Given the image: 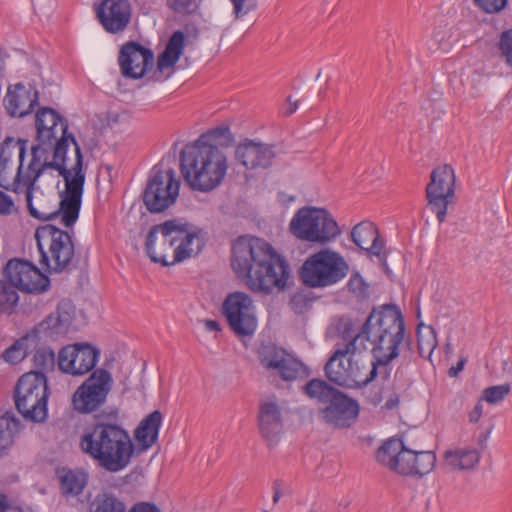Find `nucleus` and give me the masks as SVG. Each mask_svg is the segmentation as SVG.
Returning <instances> with one entry per match:
<instances>
[{
    "label": "nucleus",
    "mask_w": 512,
    "mask_h": 512,
    "mask_svg": "<svg viewBox=\"0 0 512 512\" xmlns=\"http://www.w3.org/2000/svg\"><path fill=\"white\" fill-rule=\"evenodd\" d=\"M36 139L27 170L23 172L18 166L15 183L26 188L30 216L49 221L61 215V223L72 227L79 217L86 179L81 148L71 136L74 163L70 165L67 139Z\"/></svg>",
    "instance_id": "1"
},
{
    "label": "nucleus",
    "mask_w": 512,
    "mask_h": 512,
    "mask_svg": "<svg viewBox=\"0 0 512 512\" xmlns=\"http://www.w3.org/2000/svg\"><path fill=\"white\" fill-rule=\"evenodd\" d=\"M230 264L233 272L252 292L271 294L284 290L288 264L265 239L242 235L232 243Z\"/></svg>",
    "instance_id": "2"
},
{
    "label": "nucleus",
    "mask_w": 512,
    "mask_h": 512,
    "mask_svg": "<svg viewBox=\"0 0 512 512\" xmlns=\"http://www.w3.org/2000/svg\"><path fill=\"white\" fill-rule=\"evenodd\" d=\"M356 342L361 339L372 345L373 369L382 380L391 374V362L399 357L401 348L411 349L412 339L406 331L404 316L393 303L373 307L361 329L352 335Z\"/></svg>",
    "instance_id": "3"
},
{
    "label": "nucleus",
    "mask_w": 512,
    "mask_h": 512,
    "mask_svg": "<svg viewBox=\"0 0 512 512\" xmlns=\"http://www.w3.org/2000/svg\"><path fill=\"white\" fill-rule=\"evenodd\" d=\"M206 244V232L182 219L153 225L145 241L151 261L169 266L197 256Z\"/></svg>",
    "instance_id": "4"
},
{
    "label": "nucleus",
    "mask_w": 512,
    "mask_h": 512,
    "mask_svg": "<svg viewBox=\"0 0 512 512\" xmlns=\"http://www.w3.org/2000/svg\"><path fill=\"white\" fill-rule=\"evenodd\" d=\"M79 445L99 467L111 473L124 470L135 451L129 433L121 425L105 421L86 429Z\"/></svg>",
    "instance_id": "5"
},
{
    "label": "nucleus",
    "mask_w": 512,
    "mask_h": 512,
    "mask_svg": "<svg viewBox=\"0 0 512 512\" xmlns=\"http://www.w3.org/2000/svg\"><path fill=\"white\" fill-rule=\"evenodd\" d=\"M180 167L185 181L193 190L209 192L224 180L228 162L217 145H186L180 153Z\"/></svg>",
    "instance_id": "6"
},
{
    "label": "nucleus",
    "mask_w": 512,
    "mask_h": 512,
    "mask_svg": "<svg viewBox=\"0 0 512 512\" xmlns=\"http://www.w3.org/2000/svg\"><path fill=\"white\" fill-rule=\"evenodd\" d=\"M302 392L318 405L319 419L334 429L350 428L357 420L360 406L356 399L321 378H312Z\"/></svg>",
    "instance_id": "7"
},
{
    "label": "nucleus",
    "mask_w": 512,
    "mask_h": 512,
    "mask_svg": "<svg viewBox=\"0 0 512 512\" xmlns=\"http://www.w3.org/2000/svg\"><path fill=\"white\" fill-rule=\"evenodd\" d=\"M290 233L302 241L325 246L337 239L341 229L327 209L304 206L290 220Z\"/></svg>",
    "instance_id": "8"
},
{
    "label": "nucleus",
    "mask_w": 512,
    "mask_h": 512,
    "mask_svg": "<svg viewBox=\"0 0 512 512\" xmlns=\"http://www.w3.org/2000/svg\"><path fill=\"white\" fill-rule=\"evenodd\" d=\"M349 272V265L337 251L323 248L309 255L298 271L307 288H325L337 284Z\"/></svg>",
    "instance_id": "9"
},
{
    "label": "nucleus",
    "mask_w": 512,
    "mask_h": 512,
    "mask_svg": "<svg viewBox=\"0 0 512 512\" xmlns=\"http://www.w3.org/2000/svg\"><path fill=\"white\" fill-rule=\"evenodd\" d=\"M49 396L47 377L41 372L23 374L14 389L17 411L25 420L34 423H42L47 419Z\"/></svg>",
    "instance_id": "10"
},
{
    "label": "nucleus",
    "mask_w": 512,
    "mask_h": 512,
    "mask_svg": "<svg viewBox=\"0 0 512 512\" xmlns=\"http://www.w3.org/2000/svg\"><path fill=\"white\" fill-rule=\"evenodd\" d=\"M180 180L172 168L155 165L142 192V200L150 213H161L171 207L179 196Z\"/></svg>",
    "instance_id": "11"
},
{
    "label": "nucleus",
    "mask_w": 512,
    "mask_h": 512,
    "mask_svg": "<svg viewBox=\"0 0 512 512\" xmlns=\"http://www.w3.org/2000/svg\"><path fill=\"white\" fill-rule=\"evenodd\" d=\"M352 323H346L343 331V338L348 339L342 348H338L328 359L324 366V373L328 381L336 386L347 389H361L372 383L376 377V371L373 369L367 378L361 380L356 374L349 372L350 366L346 368L343 364L342 357L347 354H353L356 350V339H352L350 331Z\"/></svg>",
    "instance_id": "12"
},
{
    "label": "nucleus",
    "mask_w": 512,
    "mask_h": 512,
    "mask_svg": "<svg viewBox=\"0 0 512 512\" xmlns=\"http://www.w3.org/2000/svg\"><path fill=\"white\" fill-rule=\"evenodd\" d=\"M35 239L41 254L40 262L49 266V257L44 250V245H49L51 259L54 262L52 269L55 272L64 271L71 263L74 256V244L71 235L54 225L46 224L36 229Z\"/></svg>",
    "instance_id": "13"
},
{
    "label": "nucleus",
    "mask_w": 512,
    "mask_h": 512,
    "mask_svg": "<svg viewBox=\"0 0 512 512\" xmlns=\"http://www.w3.org/2000/svg\"><path fill=\"white\" fill-rule=\"evenodd\" d=\"M112 388V377L106 369H96L72 395V407L81 414L97 411L107 400Z\"/></svg>",
    "instance_id": "14"
},
{
    "label": "nucleus",
    "mask_w": 512,
    "mask_h": 512,
    "mask_svg": "<svg viewBox=\"0 0 512 512\" xmlns=\"http://www.w3.org/2000/svg\"><path fill=\"white\" fill-rule=\"evenodd\" d=\"M222 313L236 336L251 337L255 333V305L248 294L239 291L228 294L222 304Z\"/></svg>",
    "instance_id": "15"
},
{
    "label": "nucleus",
    "mask_w": 512,
    "mask_h": 512,
    "mask_svg": "<svg viewBox=\"0 0 512 512\" xmlns=\"http://www.w3.org/2000/svg\"><path fill=\"white\" fill-rule=\"evenodd\" d=\"M455 174L450 165H443L432 170L430 182L426 186L428 207L442 223L447 215L448 204L454 196Z\"/></svg>",
    "instance_id": "16"
},
{
    "label": "nucleus",
    "mask_w": 512,
    "mask_h": 512,
    "mask_svg": "<svg viewBox=\"0 0 512 512\" xmlns=\"http://www.w3.org/2000/svg\"><path fill=\"white\" fill-rule=\"evenodd\" d=\"M4 274L8 284L24 293L41 294L50 287V279L32 262L14 258L7 262Z\"/></svg>",
    "instance_id": "17"
},
{
    "label": "nucleus",
    "mask_w": 512,
    "mask_h": 512,
    "mask_svg": "<svg viewBox=\"0 0 512 512\" xmlns=\"http://www.w3.org/2000/svg\"><path fill=\"white\" fill-rule=\"evenodd\" d=\"M256 422L258 432L267 447H276L284 434V409L275 395L259 400Z\"/></svg>",
    "instance_id": "18"
},
{
    "label": "nucleus",
    "mask_w": 512,
    "mask_h": 512,
    "mask_svg": "<svg viewBox=\"0 0 512 512\" xmlns=\"http://www.w3.org/2000/svg\"><path fill=\"white\" fill-rule=\"evenodd\" d=\"M100 351L88 343H75L60 349L57 366L63 373L81 376L94 369Z\"/></svg>",
    "instance_id": "19"
},
{
    "label": "nucleus",
    "mask_w": 512,
    "mask_h": 512,
    "mask_svg": "<svg viewBox=\"0 0 512 512\" xmlns=\"http://www.w3.org/2000/svg\"><path fill=\"white\" fill-rule=\"evenodd\" d=\"M118 64L123 77L137 80L153 69L155 57L151 49L139 42L128 41L120 48Z\"/></svg>",
    "instance_id": "20"
},
{
    "label": "nucleus",
    "mask_w": 512,
    "mask_h": 512,
    "mask_svg": "<svg viewBox=\"0 0 512 512\" xmlns=\"http://www.w3.org/2000/svg\"><path fill=\"white\" fill-rule=\"evenodd\" d=\"M95 12L103 29L110 34L123 32L131 21V5L128 0H103Z\"/></svg>",
    "instance_id": "21"
},
{
    "label": "nucleus",
    "mask_w": 512,
    "mask_h": 512,
    "mask_svg": "<svg viewBox=\"0 0 512 512\" xmlns=\"http://www.w3.org/2000/svg\"><path fill=\"white\" fill-rule=\"evenodd\" d=\"M35 126L36 138L58 140L63 137L70 144L71 136H74L68 132L67 119L50 107H42L36 112Z\"/></svg>",
    "instance_id": "22"
},
{
    "label": "nucleus",
    "mask_w": 512,
    "mask_h": 512,
    "mask_svg": "<svg viewBox=\"0 0 512 512\" xmlns=\"http://www.w3.org/2000/svg\"><path fill=\"white\" fill-rule=\"evenodd\" d=\"M38 100L39 93L35 87L18 83L14 88H8L3 102L10 116L22 118L34 110Z\"/></svg>",
    "instance_id": "23"
},
{
    "label": "nucleus",
    "mask_w": 512,
    "mask_h": 512,
    "mask_svg": "<svg viewBox=\"0 0 512 512\" xmlns=\"http://www.w3.org/2000/svg\"><path fill=\"white\" fill-rule=\"evenodd\" d=\"M236 160L246 169L267 168L275 157L273 146L246 139L235 150Z\"/></svg>",
    "instance_id": "24"
},
{
    "label": "nucleus",
    "mask_w": 512,
    "mask_h": 512,
    "mask_svg": "<svg viewBox=\"0 0 512 512\" xmlns=\"http://www.w3.org/2000/svg\"><path fill=\"white\" fill-rule=\"evenodd\" d=\"M73 318L74 307L70 302L62 301L55 312L50 313L35 327V331L46 338L62 337L68 332Z\"/></svg>",
    "instance_id": "25"
},
{
    "label": "nucleus",
    "mask_w": 512,
    "mask_h": 512,
    "mask_svg": "<svg viewBox=\"0 0 512 512\" xmlns=\"http://www.w3.org/2000/svg\"><path fill=\"white\" fill-rule=\"evenodd\" d=\"M260 364L270 373V377H280L288 381V352L271 342L262 343L257 350Z\"/></svg>",
    "instance_id": "26"
},
{
    "label": "nucleus",
    "mask_w": 512,
    "mask_h": 512,
    "mask_svg": "<svg viewBox=\"0 0 512 512\" xmlns=\"http://www.w3.org/2000/svg\"><path fill=\"white\" fill-rule=\"evenodd\" d=\"M350 236L355 245L369 255L379 256V249H384L385 242L380 237L378 228L370 221L355 225Z\"/></svg>",
    "instance_id": "27"
},
{
    "label": "nucleus",
    "mask_w": 512,
    "mask_h": 512,
    "mask_svg": "<svg viewBox=\"0 0 512 512\" xmlns=\"http://www.w3.org/2000/svg\"><path fill=\"white\" fill-rule=\"evenodd\" d=\"M443 458L452 471L472 470L480 461V452L471 446L456 447L446 450Z\"/></svg>",
    "instance_id": "28"
},
{
    "label": "nucleus",
    "mask_w": 512,
    "mask_h": 512,
    "mask_svg": "<svg viewBox=\"0 0 512 512\" xmlns=\"http://www.w3.org/2000/svg\"><path fill=\"white\" fill-rule=\"evenodd\" d=\"M57 478L60 492L66 498L81 494L88 482V474L81 469H58Z\"/></svg>",
    "instance_id": "29"
},
{
    "label": "nucleus",
    "mask_w": 512,
    "mask_h": 512,
    "mask_svg": "<svg viewBox=\"0 0 512 512\" xmlns=\"http://www.w3.org/2000/svg\"><path fill=\"white\" fill-rule=\"evenodd\" d=\"M185 42L186 36L183 31L177 30L172 33L164 51L158 56L157 70L159 72L175 66L183 53Z\"/></svg>",
    "instance_id": "30"
},
{
    "label": "nucleus",
    "mask_w": 512,
    "mask_h": 512,
    "mask_svg": "<svg viewBox=\"0 0 512 512\" xmlns=\"http://www.w3.org/2000/svg\"><path fill=\"white\" fill-rule=\"evenodd\" d=\"M162 423V414L155 410L146 416L135 430V438L146 450L150 448L158 439L159 429Z\"/></svg>",
    "instance_id": "31"
},
{
    "label": "nucleus",
    "mask_w": 512,
    "mask_h": 512,
    "mask_svg": "<svg viewBox=\"0 0 512 512\" xmlns=\"http://www.w3.org/2000/svg\"><path fill=\"white\" fill-rule=\"evenodd\" d=\"M20 429L21 422L14 412L7 411L0 416V458L8 455Z\"/></svg>",
    "instance_id": "32"
},
{
    "label": "nucleus",
    "mask_w": 512,
    "mask_h": 512,
    "mask_svg": "<svg viewBox=\"0 0 512 512\" xmlns=\"http://www.w3.org/2000/svg\"><path fill=\"white\" fill-rule=\"evenodd\" d=\"M403 448L404 443L400 438H390L377 449L376 460L391 470L393 462L397 461Z\"/></svg>",
    "instance_id": "33"
},
{
    "label": "nucleus",
    "mask_w": 512,
    "mask_h": 512,
    "mask_svg": "<svg viewBox=\"0 0 512 512\" xmlns=\"http://www.w3.org/2000/svg\"><path fill=\"white\" fill-rule=\"evenodd\" d=\"M89 512H126V506L115 495L101 493L90 502Z\"/></svg>",
    "instance_id": "34"
},
{
    "label": "nucleus",
    "mask_w": 512,
    "mask_h": 512,
    "mask_svg": "<svg viewBox=\"0 0 512 512\" xmlns=\"http://www.w3.org/2000/svg\"><path fill=\"white\" fill-rule=\"evenodd\" d=\"M233 141L230 129L226 125L215 127L202 134L193 144L197 145H228Z\"/></svg>",
    "instance_id": "35"
},
{
    "label": "nucleus",
    "mask_w": 512,
    "mask_h": 512,
    "mask_svg": "<svg viewBox=\"0 0 512 512\" xmlns=\"http://www.w3.org/2000/svg\"><path fill=\"white\" fill-rule=\"evenodd\" d=\"M33 364L36 368L34 372L46 375L47 372L54 371L57 364L54 350L48 346L37 348L33 355Z\"/></svg>",
    "instance_id": "36"
},
{
    "label": "nucleus",
    "mask_w": 512,
    "mask_h": 512,
    "mask_svg": "<svg viewBox=\"0 0 512 512\" xmlns=\"http://www.w3.org/2000/svg\"><path fill=\"white\" fill-rule=\"evenodd\" d=\"M19 302L17 291L5 280L0 279V314L10 315Z\"/></svg>",
    "instance_id": "37"
},
{
    "label": "nucleus",
    "mask_w": 512,
    "mask_h": 512,
    "mask_svg": "<svg viewBox=\"0 0 512 512\" xmlns=\"http://www.w3.org/2000/svg\"><path fill=\"white\" fill-rule=\"evenodd\" d=\"M424 325L422 323L417 326V347L418 352L421 357H424L425 352L430 356L434 349L437 347V337L436 332L433 327H426L427 333H421V327Z\"/></svg>",
    "instance_id": "38"
},
{
    "label": "nucleus",
    "mask_w": 512,
    "mask_h": 512,
    "mask_svg": "<svg viewBox=\"0 0 512 512\" xmlns=\"http://www.w3.org/2000/svg\"><path fill=\"white\" fill-rule=\"evenodd\" d=\"M415 455L414 476H424L433 470L436 463V455L433 451H415Z\"/></svg>",
    "instance_id": "39"
},
{
    "label": "nucleus",
    "mask_w": 512,
    "mask_h": 512,
    "mask_svg": "<svg viewBox=\"0 0 512 512\" xmlns=\"http://www.w3.org/2000/svg\"><path fill=\"white\" fill-rule=\"evenodd\" d=\"M416 459L415 451L406 448L404 445V448L397 459V461L393 462L392 471L397 472L401 475L411 476L413 475V464Z\"/></svg>",
    "instance_id": "40"
},
{
    "label": "nucleus",
    "mask_w": 512,
    "mask_h": 512,
    "mask_svg": "<svg viewBox=\"0 0 512 512\" xmlns=\"http://www.w3.org/2000/svg\"><path fill=\"white\" fill-rule=\"evenodd\" d=\"M316 300L313 292L307 289H300L290 297V306L297 314L306 312Z\"/></svg>",
    "instance_id": "41"
},
{
    "label": "nucleus",
    "mask_w": 512,
    "mask_h": 512,
    "mask_svg": "<svg viewBox=\"0 0 512 512\" xmlns=\"http://www.w3.org/2000/svg\"><path fill=\"white\" fill-rule=\"evenodd\" d=\"M26 342V338H20L5 349L2 353L4 361L9 364H18L21 362L27 355Z\"/></svg>",
    "instance_id": "42"
},
{
    "label": "nucleus",
    "mask_w": 512,
    "mask_h": 512,
    "mask_svg": "<svg viewBox=\"0 0 512 512\" xmlns=\"http://www.w3.org/2000/svg\"><path fill=\"white\" fill-rule=\"evenodd\" d=\"M511 386L509 383L487 387L483 390L481 400H485L490 404H495L503 399L510 393Z\"/></svg>",
    "instance_id": "43"
},
{
    "label": "nucleus",
    "mask_w": 512,
    "mask_h": 512,
    "mask_svg": "<svg viewBox=\"0 0 512 512\" xmlns=\"http://www.w3.org/2000/svg\"><path fill=\"white\" fill-rule=\"evenodd\" d=\"M498 49L506 64L512 67V28L501 33Z\"/></svg>",
    "instance_id": "44"
},
{
    "label": "nucleus",
    "mask_w": 512,
    "mask_h": 512,
    "mask_svg": "<svg viewBox=\"0 0 512 512\" xmlns=\"http://www.w3.org/2000/svg\"><path fill=\"white\" fill-rule=\"evenodd\" d=\"M310 375V368L290 353V381L295 379H306Z\"/></svg>",
    "instance_id": "45"
},
{
    "label": "nucleus",
    "mask_w": 512,
    "mask_h": 512,
    "mask_svg": "<svg viewBox=\"0 0 512 512\" xmlns=\"http://www.w3.org/2000/svg\"><path fill=\"white\" fill-rule=\"evenodd\" d=\"M347 287L350 292L358 295L365 296L368 291V284L364 281L363 277L359 272L355 271L351 274L350 279L347 283Z\"/></svg>",
    "instance_id": "46"
},
{
    "label": "nucleus",
    "mask_w": 512,
    "mask_h": 512,
    "mask_svg": "<svg viewBox=\"0 0 512 512\" xmlns=\"http://www.w3.org/2000/svg\"><path fill=\"white\" fill-rule=\"evenodd\" d=\"M474 2L486 13L499 12L507 4V0H474Z\"/></svg>",
    "instance_id": "47"
},
{
    "label": "nucleus",
    "mask_w": 512,
    "mask_h": 512,
    "mask_svg": "<svg viewBox=\"0 0 512 512\" xmlns=\"http://www.w3.org/2000/svg\"><path fill=\"white\" fill-rule=\"evenodd\" d=\"M233 4V14L236 18L248 14L255 8L254 0H230Z\"/></svg>",
    "instance_id": "48"
},
{
    "label": "nucleus",
    "mask_w": 512,
    "mask_h": 512,
    "mask_svg": "<svg viewBox=\"0 0 512 512\" xmlns=\"http://www.w3.org/2000/svg\"><path fill=\"white\" fill-rule=\"evenodd\" d=\"M16 211L17 209L12 198L0 190V214L11 215L13 212Z\"/></svg>",
    "instance_id": "49"
},
{
    "label": "nucleus",
    "mask_w": 512,
    "mask_h": 512,
    "mask_svg": "<svg viewBox=\"0 0 512 512\" xmlns=\"http://www.w3.org/2000/svg\"><path fill=\"white\" fill-rule=\"evenodd\" d=\"M177 2L172 6V8L180 13L184 14H192L198 8V4L196 0H176Z\"/></svg>",
    "instance_id": "50"
},
{
    "label": "nucleus",
    "mask_w": 512,
    "mask_h": 512,
    "mask_svg": "<svg viewBox=\"0 0 512 512\" xmlns=\"http://www.w3.org/2000/svg\"><path fill=\"white\" fill-rule=\"evenodd\" d=\"M348 364L350 366L349 372H351V374L358 375V377L362 378L361 380L367 378L373 370V359L371 360L370 367L368 368H366L364 365L360 366L358 362L353 363L351 360L348 361Z\"/></svg>",
    "instance_id": "51"
},
{
    "label": "nucleus",
    "mask_w": 512,
    "mask_h": 512,
    "mask_svg": "<svg viewBox=\"0 0 512 512\" xmlns=\"http://www.w3.org/2000/svg\"><path fill=\"white\" fill-rule=\"evenodd\" d=\"M129 512H161L154 504L149 502H140L135 504Z\"/></svg>",
    "instance_id": "52"
},
{
    "label": "nucleus",
    "mask_w": 512,
    "mask_h": 512,
    "mask_svg": "<svg viewBox=\"0 0 512 512\" xmlns=\"http://www.w3.org/2000/svg\"><path fill=\"white\" fill-rule=\"evenodd\" d=\"M483 405L479 401L473 408V410L469 413V421L471 423H477L482 416Z\"/></svg>",
    "instance_id": "53"
},
{
    "label": "nucleus",
    "mask_w": 512,
    "mask_h": 512,
    "mask_svg": "<svg viewBox=\"0 0 512 512\" xmlns=\"http://www.w3.org/2000/svg\"><path fill=\"white\" fill-rule=\"evenodd\" d=\"M466 362L467 359L465 357L460 358L455 366L449 368L448 375L450 377H457L458 374L464 369Z\"/></svg>",
    "instance_id": "54"
},
{
    "label": "nucleus",
    "mask_w": 512,
    "mask_h": 512,
    "mask_svg": "<svg viewBox=\"0 0 512 512\" xmlns=\"http://www.w3.org/2000/svg\"><path fill=\"white\" fill-rule=\"evenodd\" d=\"M399 402H400L399 395L396 392H392L389 394L384 407L388 410H393L398 407Z\"/></svg>",
    "instance_id": "55"
},
{
    "label": "nucleus",
    "mask_w": 512,
    "mask_h": 512,
    "mask_svg": "<svg viewBox=\"0 0 512 512\" xmlns=\"http://www.w3.org/2000/svg\"><path fill=\"white\" fill-rule=\"evenodd\" d=\"M379 256H376L379 259L380 265L385 274L388 276L391 274V270L387 263V252L384 249H379Z\"/></svg>",
    "instance_id": "56"
},
{
    "label": "nucleus",
    "mask_w": 512,
    "mask_h": 512,
    "mask_svg": "<svg viewBox=\"0 0 512 512\" xmlns=\"http://www.w3.org/2000/svg\"><path fill=\"white\" fill-rule=\"evenodd\" d=\"M385 388L382 387L379 392H375L369 399L370 403L374 406L379 405L385 398Z\"/></svg>",
    "instance_id": "57"
},
{
    "label": "nucleus",
    "mask_w": 512,
    "mask_h": 512,
    "mask_svg": "<svg viewBox=\"0 0 512 512\" xmlns=\"http://www.w3.org/2000/svg\"><path fill=\"white\" fill-rule=\"evenodd\" d=\"M283 485V481L282 480H275L274 481V484H273V490H274V494H273V502L274 503H277L278 500L280 499L281 497V486Z\"/></svg>",
    "instance_id": "58"
},
{
    "label": "nucleus",
    "mask_w": 512,
    "mask_h": 512,
    "mask_svg": "<svg viewBox=\"0 0 512 512\" xmlns=\"http://www.w3.org/2000/svg\"><path fill=\"white\" fill-rule=\"evenodd\" d=\"M204 325H205V328L207 331H220L221 330V326H220V323L216 320H212V319H207V320H204Z\"/></svg>",
    "instance_id": "59"
},
{
    "label": "nucleus",
    "mask_w": 512,
    "mask_h": 512,
    "mask_svg": "<svg viewBox=\"0 0 512 512\" xmlns=\"http://www.w3.org/2000/svg\"><path fill=\"white\" fill-rule=\"evenodd\" d=\"M44 201H45V199H44V197H42V198L40 199L39 203H38V204H39V207H35L34 205H33V207H34L35 209H37V210H45V211H50V212H51V211L53 212V211L58 210V209L60 208V203H59V204H58V206L54 205L52 209H49V208H47V207L43 204V202H44Z\"/></svg>",
    "instance_id": "60"
},
{
    "label": "nucleus",
    "mask_w": 512,
    "mask_h": 512,
    "mask_svg": "<svg viewBox=\"0 0 512 512\" xmlns=\"http://www.w3.org/2000/svg\"><path fill=\"white\" fill-rule=\"evenodd\" d=\"M9 509L8 500L5 494L0 493V512H5Z\"/></svg>",
    "instance_id": "61"
},
{
    "label": "nucleus",
    "mask_w": 512,
    "mask_h": 512,
    "mask_svg": "<svg viewBox=\"0 0 512 512\" xmlns=\"http://www.w3.org/2000/svg\"><path fill=\"white\" fill-rule=\"evenodd\" d=\"M301 102L302 99H295L294 101L290 99V115L293 114L299 108Z\"/></svg>",
    "instance_id": "62"
},
{
    "label": "nucleus",
    "mask_w": 512,
    "mask_h": 512,
    "mask_svg": "<svg viewBox=\"0 0 512 512\" xmlns=\"http://www.w3.org/2000/svg\"><path fill=\"white\" fill-rule=\"evenodd\" d=\"M7 56L4 48L0 47V58L3 60Z\"/></svg>",
    "instance_id": "63"
},
{
    "label": "nucleus",
    "mask_w": 512,
    "mask_h": 512,
    "mask_svg": "<svg viewBox=\"0 0 512 512\" xmlns=\"http://www.w3.org/2000/svg\"><path fill=\"white\" fill-rule=\"evenodd\" d=\"M290 203L294 201V197L290 195L289 197Z\"/></svg>",
    "instance_id": "64"
}]
</instances>
